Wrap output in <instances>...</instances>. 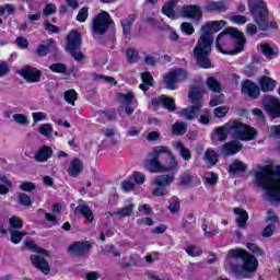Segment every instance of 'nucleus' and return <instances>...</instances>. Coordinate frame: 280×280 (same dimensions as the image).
Instances as JSON below:
<instances>
[{
  "mask_svg": "<svg viewBox=\"0 0 280 280\" xmlns=\"http://www.w3.org/2000/svg\"><path fill=\"white\" fill-rule=\"evenodd\" d=\"M229 110H231L229 106H219L213 109V115L217 119H222V117H226Z\"/></svg>",
  "mask_w": 280,
  "mask_h": 280,
  "instance_id": "de8ad7c7",
  "label": "nucleus"
},
{
  "mask_svg": "<svg viewBox=\"0 0 280 280\" xmlns=\"http://www.w3.org/2000/svg\"><path fill=\"white\" fill-rule=\"evenodd\" d=\"M162 149H164L162 159L164 158L166 161L162 164L163 175H158L153 179L155 188L151 194L155 198H163L170 195L167 187L174 183L176 174H178V170H180V164H178V160H176V155H174L172 150L165 145H162ZM167 172H170V174H165Z\"/></svg>",
  "mask_w": 280,
  "mask_h": 280,
  "instance_id": "f03ea898",
  "label": "nucleus"
},
{
  "mask_svg": "<svg viewBox=\"0 0 280 280\" xmlns=\"http://www.w3.org/2000/svg\"><path fill=\"white\" fill-rule=\"evenodd\" d=\"M248 170V165L241 160H234L232 164L229 165V174H244Z\"/></svg>",
  "mask_w": 280,
  "mask_h": 280,
  "instance_id": "bb28decb",
  "label": "nucleus"
},
{
  "mask_svg": "<svg viewBox=\"0 0 280 280\" xmlns=\"http://www.w3.org/2000/svg\"><path fill=\"white\" fill-rule=\"evenodd\" d=\"M49 70L52 73H62L63 75H71V71H67V65L62 62L51 63Z\"/></svg>",
  "mask_w": 280,
  "mask_h": 280,
  "instance_id": "72a5a7b5",
  "label": "nucleus"
},
{
  "mask_svg": "<svg viewBox=\"0 0 280 280\" xmlns=\"http://www.w3.org/2000/svg\"><path fill=\"white\" fill-rule=\"evenodd\" d=\"M13 120L21 126H27V124H30V120H27V116H25L24 114H14Z\"/></svg>",
  "mask_w": 280,
  "mask_h": 280,
  "instance_id": "bf43d9fd",
  "label": "nucleus"
},
{
  "mask_svg": "<svg viewBox=\"0 0 280 280\" xmlns=\"http://www.w3.org/2000/svg\"><path fill=\"white\" fill-rule=\"evenodd\" d=\"M126 58L129 65H135V62H139V50L135 48H128L126 50Z\"/></svg>",
  "mask_w": 280,
  "mask_h": 280,
  "instance_id": "79ce46f5",
  "label": "nucleus"
},
{
  "mask_svg": "<svg viewBox=\"0 0 280 280\" xmlns=\"http://www.w3.org/2000/svg\"><path fill=\"white\" fill-rule=\"evenodd\" d=\"M15 44L18 45V47L20 49H27V47H30V42L27 40V38H25L23 36L16 37Z\"/></svg>",
  "mask_w": 280,
  "mask_h": 280,
  "instance_id": "e2e57ef3",
  "label": "nucleus"
},
{
  "mask_svg": "<svg viewBox=\"0 0 280 280\" xmlns=\"http://www.w3.org/2000/svg\"><path fill=\"white\" fill-rule=\"evenodd\" d=\"M233 211L235 215H238L235 219L238 229H246V224H248V211L244 210V208L238 207L234 208Z\"/></svg>",
  "mask_w": 280,
  "mask_h": 280,
  "instance_id": "393cba45",
  "label": "nucleus"
},
{
  "mask_svg": "<svg viewBox=\"0 0 280 280\" xmlns=\"http://www.w3.org/2000/svg\"><path fill=\"white\" fill-rule=\"evenodd\" d=\"M82 33L75 28H72L66 35L65 50L70 54V56L77 62H82L86 60V56L82 52Z\"/></svg>",
  "mask_w": 280,
  "mask_h": 280,
  "instance_id": "39448f33",
  "label": "nucleus"
},
{
  "mask_svg": "<svg viewBox=\"0 0 280 280\" xmlns=\"http://www.w3.org/2000/svg\"><path fill=\"white\" fill-rule=\"evenodd\" d=\"M137 13L129 14L126 20L120 21V25L122 27V34L125 36H130V32L132 30V25L135 21H137Z\"/></svg>",
  "mask_w": 280,
  "mask_h": 280,
  "instance_id": "cd10ccee",
  "label": "nucleus"
},
{
  "mask_svg": "<svg viewBox=\"0 0 280 280\" xmlns=\"http://www.w3.org/2000/svg\"><path fill=\"white\" fill-rule=\"evenodd\" d=\"M74 215H83L85 220L89 222H93L95 220V215H93V211L86 205H79L74 208Z\"/></svg>",
  "mask_w": 280,
  "mask_h": 280,
  "instance_id": "a878e982",
  "label": "nucleus"
},
{
  "mask_svg": "<svg viewBox=\"0 0 280 280\" xmlns=\"http://www.w3.org/2000/svg\"><path fill=\"white\" fill-rule=\"evenodd\" d=\"M185 250L189 257H200V255L203 253L202 248L194 245H189Z\"/></svg>",
  "mask_w": 280,
  "mask_h": 280,
  "instance_id": "09e8293b",
  "label": "nucleus"
},
{
  "mask_svg": "<svg viewBox=\"0 0 280 280\" xmlns=\"http://www.w3.org/2000/svg\"><path fill=\"white\" fill-rule=\"evenodd\" d=\"M163 152L164 149H162V145L152 149V159L148 160L144 164L145 170L151 172V174H163V163H161V159H163Z\"/></svg>",
  "mask_w": 280,
  "mask_h": 280,
  "instance_id": "1a4fd4ad",
  "label": "nucleus"
},
{
  "mask_svg": "<svg viewBox=\"0 0 280 280\" xmlns=\"http://www.w3.org/2000/svg\"><path fill=\"white\" fill-rule=\"evenodd\" d=\"M203 10L206 12H226V5L224 4V1H212L208 2Z\"/></svg>",
  "mask_w": 280,
  "mask_h": 280,
  "instance_id": "c85d7f7f",
  "label": "nucleus"
},
{
  "mask_svg": "<svg viewBox=\"0 0 280 280\" xmlns=\"http://www.w3.org/2000/svg\"><path fill=\"white\" fill-rule=\"evenodd\" d=\"M176 5H178V0H171L166 2L162 7V14H164V16H167V19H172L173 21H176V19H180V13H176L174 11V8H176Z\"/></svg>",
  "mask_w": 280,
  "mask_h": 280,
  "instance_id": "aec40b11",
  "label": "nucleus"
},
{
  "mask_svg": "<svg viewBox=\"0 0 280 280\" xmlns=\"http://www.w3.org/2000/svg\"><path fill=\"white\" fill-rule=\"evenodd\" d=\"M225 35L224 36H231L232 38H234L235 40L243 38L244 37V33H242V31L235 28V27H230L226 28L225 31Z\"/></svg>",
  "mask_w": 280,
  "mask_h": 280,
  "instance_id": "49530a36",
  "label": "nucleus"
},
{
  "mask_svg": "<svg viewBox=\"0 0 280 280\" xmlns=\"http://www.w3.org/2000/svg\"><path fill=\"white\" fill-rule=\"evenodd\" d=\"M261 106L270 119H280V100L273 95H265L261 100Z\"/></svg>",
  "mask_w": 280,
  "mask_h": 280,
  "instance_id": "9d476101",
  "label": "nucleus"
},
{
  "mask_svg": "<svg viewBox=\"0 0 280 280\" xmlns=\"http://www.w3.org/2000/svg\"><path fill=\"white\" fill-rule=\"evenodd\" d=\"M56 4L54 3H48L45 5L44 10H43V14L44 16H51V14H56Z\"/></svg>",
  "mask_w": 280,
  "mask_h": 280,
  "instance_id": "69168bd1",
  "label": "nucleus"
},
{
  "mask_svg": "<svg viewBox=\"0 0 280 280\" xmlns=\"http://www.w3.org/2000/svg\"><path fill=\"white\" fill-rule=\"evenodd\" d=\"M248 252L242 248H233L228 252V257L231 259H244Z\"/></svg>",
  "mask_w": 280,
  "mask_h": 280,
  "instance_id": "4c0bfd02",
  "label": "nucleus"
},
{
  "mask_svg": "<svg viewBox=\"0 0 280 280\" xmlns=\"http://www.w3.org/2000/svg\"><path fill=\"white\" fill-rule=\"evenodd\" d=\"M224 25H226V22L221 20L209 21L201 26V35L192 49L196 65L199 66L200 69H213V63L210 58L213 51V35L218 34Z\"/></svg>",
  "mask_w": 280,
  "mask_h": 280,
  "instance_id": "f257e3e1",
  "label": "nucleus"
},
{
  "mask_svg": "<svg viewBox=\"0 0 280 280\" xmlns=\"http://www.w3.org/2000/svg\"><path fill=\"white\" fill-rule=\"evenodd\" d=\"M254 139H257V129L249 125L243 124L241 133L238 136V141H253Z\"/></svg>",
  "mask_w": 280,
  "mask_h": 280,
  "instance_id": "412c9836",
  "label": "nucleus"
},
{
  "mask_svg": "<svg viewBox=\"0 0 280 280\" xmlns=\"http://www.w3.org/2000/svg\"><path fill=\"white\" fill-rule=\"evenodd\" d=\"M132 178H133V182L137 184V185H143V183H145V174L141 173V172H137L135 171L132 173Z\"/></svg>",
  "mask_w": 280,
  "mask_h": 280,
  "instance_id": "680f3d73",
  "label": "nucleus"
},
{
  "mask_svg": "<svg viewBox=\"0 0 280 280\" xmlns=\"http://www.w3.org/2000/svg\"><path fill=\"white\" fill-rule=\"evenodd\" d=\"M82 170H84V164L82 163L81 159L74 158L68 167V174L69 176H72V178H78L80 174H82Z\"/></svg>",
  "mask_w": 280,
  "mask_h": 280,
  "instance_id": "5701e85b",
  "label": "nucleus"
},
{
  "mask_svg": "<svg viewBox=\"0 0 280 280\" xmlns=\"http://www.w3.org/2000/svg\"><path fill=\"white\" fill-rule=\"evenodd\" d=\"M10 231H21L23 229V220L19 215H12L9 219Z\"/></svg>",
  "mask_w": 280,
  "mask_h": 280,
  "instance_id": "f704fd0d",
  "label": "nucleus"
},
{
  "mask_svg": "<svg viewBox=\"0 0 280 280\" xmlns=\"http://www.w3.org/2000/svg\"><path fill=\"white\" fill-rule=\"evenodd\" d=\"M180 30L187 36H191V34L196 32V28H194V25H191V23H188V22H183L180 25Z\"/></svg>",
  "mask_w": 280,
  "mask_h": 280,
  "instance_id": "5fc2aeb1",
  "label": "nucleus"
},
{
  "mask_svg": "<svg viewBox=\"0 0 280 280\" xmlns=\"http://www.w3.org/2000/svg\"><path fill=\"white\" fill-rule=\"evenodd\" d=\"M168 211H171V213H178V211H180V201H171L168 205Z\"/></svg>",
  "mask_w": 280,
  "mask_h": 280,
  "instance_id": "774afa93",
  "label": "nucleus"
},
{
  "mask_svg": "<svg viewBox=\"0 0 280 280\" xmlns=\"http://www.w3.org/2000/svg\"><path fill=\"white\" fill-rule=\"evenodd\" d=\"M203 159L206 163L212 166L218 165V161H220L218 152H215V150H213L212 148L206 150Z\"/></svg>",
  "mask_w": 280,
  "mask_h": 280,
  "instance_id": "2f4dec72",
  "label": "nucleus"
},
{
  "mask_svg": "<svg viewBox=\"0 0 280 280\" xmlns=\"http://www.w3.org/2000/svg\"><path fill=\"white\" fill-rule=\"evenodd\" d=\"M54 154V150L51 147L43 145L38 149L36 152L34 159L37 161V163H45L46 161H49V158Z\"/></svg>",
  "mask_w": 280,
  "mask_h": 280,
  "instance_id": "b1692460",
  "label": "nucleus"
},
{
  "mask_svg": "<svg viewBox=\"0 0 280 280\" xmlns=\"http://www.w3.org/2000/svg\"><path fill=\"white\" fill-rule=\"evenodd\" d=\"M103 253L105 255L112 253L113 257H121V253L117 250V247L115 245H106Z\"/></svg>",
  "mask_w": 280,
  "mask_h": 280,
  "instance_id": "4d7b16f0",
  "label": "nucleus"
},
{
  "mask_svg": "<svg viewBox=\"0 0 280 280\" xmlns=\"http://www.w3.org/2000/svg\"><path fill=\"white\" fill-rule=\"evenodd\" d=\"M192 183L194 176H191V173H189V171L182 173L178 182L179 187H189V185H191Z\"/></svg>",
  "mask_w": 280,
  "mask_h": 280,
  "instance_id": "e433bc0d",
  "label": "nucleus"
},
{
  "mask_svg": "<svg viewBox=\"0 0 280 280\" xmlns=\"http://www.w3.org/2000/svg\"><path fill=\"white\" fill-rule=\"evenodd\" d=\"M86 19H89V7H83L77 14V21L79 23H86Z\"/></svg>",
  "mask_w": 280,
  "mask_h": 280,
  "instance_id": "603ef678",
  "label": "nucleus"
},
{
  "mask_svg": "<svg viewBox=\"0 0 280 280\" xmlns=\"http://www.w3.org/2000/svg\"><path fill=\"white\" fill-rule=\"evenodd\" d=\"M241 93L243 95H247L252 100H259V95H261V90L259 85L252 81L250 79H246L241 83Z\"/></svg>",
  "mask_w": 280,
  "mask_h": 280,
  "instance_id": "2eb2a0df",
  "label": "nucleus"
},
{
  "mask_svg": "<svg viewBox=\"0 0 280 280\" xmlns=\"http://www.w3.org/2000/svg\"><path fill=\"white\" fill-rule=\"evenodd\" d=\"M56 45L54 39H49L47 44H39L36 49V54L39 56V58H45L51 51V48Z\"/></svg>",
  "mask_w": 280,
  "mask_h": 280,
  "instance_id": "7c9ffc66",
  "label": "nucleus"
},
{
  "mask_svg": "<svg viewBox=\"0 0 280 280\" xmlns=\"http://www.w3.org/2000/svg\"><path fill=\"white\" fill-rule=\"evenodd\" d=\"M206 84H207L208 89L210 91H212V93H221L222 92V84L214 77H208L206 80Z\"/></svg>",
  "mask_w": 280,
  "mask_h": 280,
  "instance_id": "473e14b6",
  "label": "nucleus"
},
{
  "mask_svg": "<svg viewBox=\"0 0 280 280\" xmlns=\"http://www.w3.org/2000/svg\"><path fill=\"white\" fill-rule=\"evenodd\" d=\"M187 80V70L183 68H177L172 71H168L164 77V83L168 91H176L177 82H185Z\"/></svg>",
  "mask_w": 280,
  "mask_h": 280,
  "instance_id": "f8f14e48",
  "label": "nucleus"
},
{
  "mask_svg": "<svg viewBox=\"0 0 280 280\" xmlns=\"http://www.w3.org/2000/svg\"><path fill=\"white\" fill-rule=\"evenodd\" d=\"M179 16H182V19L200 20V18L202 16V8H200V5L198 4L184 5L179 11Z\"/></svg>",
  "mask_w": 280,
  "mask_h": 280,
  "instance_id": "dca6fc26",
  "label": "nucleus"
},
{
  "mask_svg": "<svg viewBox=\"0 0 280 280\" xmlns=\"http://www.w3.org/2000/svg\"><path fill=\"white\" fill-rule=\"evenodd\" d=\"M18 73L30 84H37V82H40V79L43 78V71L32 67L31 65L23 66Z\"/></svg>",
  "mask_w": 280,
  "mask_h": 280,
  "instance_id": "ddd939ff",
  "label": "nucleus"
},
{
  "mask_svg": "<svg viewBox=\"0 0 280 280\" xmlns=\"http://www.w3.org/2000/svg\"><path fill=\"white\" fill-rule=\"evenodd\" d=\"M175 148L179 150V154L184 161L191 160V151L189 150V148H186L185 144H183V142L180 141L176 142Z\"/></svg>",
  "mask_w": 280,
  "mask_h": 280,
  "instance_id": "c9c22d12",
  "label": "nucleus"
},
{
  "mask_svg": "<svg viewBox=\"0 0 280 280\" xmlns=\"http://www.w3.org/2000/svg\"><path fill=\"white\" fill-rule=\"evenodd\" d=\"M31 262L34 268L43 272V275H49V272H51V267L49 266V262L43 256L32 255Z\"/></svg>",
  "mask_w": 280,
  "mask_h": 280,
  "instance_id": "a211bd4d",
  "label": "nucleus"
},
{
  "mask_svg": "<svg viewBox=\"0 0 280 280\" xmlns=\"http://www.w3.org/2000/svg\"><path fill=\"white\" fill-rule=\"evenodd\" d=\"M141 80H142V83L154 86V78L152 77V73L142 72Z\"/></svg>",
  "mask_w": 280,
  "mask_h": 280,
  "instance_id": "0e129e2a",
  "label": "nucleus"
},
{
  "mask_svg": "<svg viewBox=\"0 0 280 280\" xmlns=\"http://www.w3.org/2000/svg\"><path fill=\"white\" fill-rule=\"evenodd\" d=\"M202 91H200V88L197 85H192L188 91V100L190 102V106L187 108H184V117L191 121L196 119V113H199V110L202 109Z\"/></svg>",
  "mask_w": 280,
  "mask_h": 280,
  "instance_id": "0eeeda50",
  "label": "nucleus"
},
{
  "mask_svg": "<svg viewBox=\"0 0 280 280\" xmlns=\"http://www.w3.org/2000/svg\"><path fill=\"white\" fill-rule=\"evenodd\" d=\"M248 10L252 14L254 23L258 26L260 32H270V30H279L277 21H269L270 10L268 3L264 0H248Z\"/></svg>",
  "mask_w": 280,
  "mask_h": 280,
  "instance_id": "20e7f679",
  "label": "nucleus"
},
{
  "mask_svg": "<svg viewBox=\"0 0 280 280\" xmlns=\"http://www.w3.org/2000/svg\"><path fill=\"white\" fill-rule=\"evenodd\" d=\"M246 248L250 250V253H253L254 255H257L258 257H264V249H261V247H259L257 244L247 243Z\"/></svg>",
  "mask_w": 280,
  "mask_h": 280,
  "instance_id": "8fccbe9b",
  "label": "nucleus"
},
{
  "mask_svg": "<svg viewBox=\"0 0 280 280\" xmlns=\"http://www.w3.org/2000/svg\"><path fill=\"white\" fill-rule=\"evenodd\" d=\"M44 28L48 34H60V27L56 26L55 24H51V22L46 21L44 23Z\"/></svg>",
  "mask_w": 280,
  "mask_h": 280,
  "instance_id": "6e6d98bb",
  "label": "nucleus"
},
{
  "mask_svg": "<svg viewBox=\"0 0 280 280\" xmlns=\"http://www.w3.org/2000/svg\"><path fill=\"white\" fill-rule=\"evenodd\" d=\"M277 86V81L268 75H262L259 79V89L262 93H271Z\"/></svg>",
  "mask_w": 280,
  "mask_h": 280,
  "instance_id": "4be33fe9",
  "label": "nucleus"
},
{
  "mask_svg": "<svg viewBox=\"0 0 280 280\" xmlns=\"http://www.w3.org/2000/svg\"><path fill=\"white\" fill-rule=\"evenodd\" d=\"M93 248V244L89 241H77L71 243L68 246V253L72 257H86L91 249Z\"/></svg>",
  "mask_w": 280,
  "mask_h": 280,
  "instance_id": "4468645a",
  "label": "nucleus"
},
{
  "mask_svg": "<svg viewBox=\"0 0 280 280\" xmlns=\"http://www.w3.org/2000/svg\"><path fill=\"white\" fill-rule=\"evenodd\" d=\"M224 36H226V32H221L215 39V47L220 51V54H223L224 56H235L244 51V45H246L245 36L240 37L235 40L233 50H225L222 48V39L224 38Z\"/></svg>",
  "mask_w": 280,
  "mask_h": 280,
  "instance_id": "9b49d317",
  "label": "nucleus"
},
{
  "mask_svg": "<svg viewBox=\"0 0 280 280\" xmlns=\"http://www.w3.org/2000/svg\"><path fill=\"white\" fill-rule=\"evenodd\" d=\"M224 103V94L214 95L211 97L209 105L214 108V106H220V104Z\"/></svg>",
  "mask_w": 280,
  "mask_h": 280,
  "instance_id": "13d9d810",
  "label": "nucleus"
},
{
  "mask_svg": "<svg viewBox=\"0 0 280 280\" xmlns=\"http://www.w3.org/2000/svg\"><path fill=\"white\" fill-rule=\"evenodd\" d=\"M63 97L67 104H71V106H75V102L78 101V92H75V90L73 89L67 90L63 93Z\"/></svg>",
  "mask_w": 280,
  "mask_h": 280,
  "instance_id": "ea45409f",
  "label": "nucleus"
},
{
  "mask_svg": "<svg viewBox=\"0 0 280 280\" xmlns=\"http://www.w3.org/2000/svg\"><path fill=\"white\" fill-rule=\"evenodd\" d=\"M117 215H120V218H130L132 213H135V205L129 203L122 208H120L117 212Z\"/></svg>",
  "mask_w": 280,
  "mask_h": 280,
  "instance_id": "37998d69",
  "label": "nucleus"
},
{
  "mask_svg": "<svg viewBox=\"0 0 280 280\" xmlns=\"http://www.w3.org/2000/svg\"><path fill=\"white\" fill-rule=\"evenodd\" d=\"M162 106L163 108H166V110H170V113H174V110H176V101L163 94Z\"/></svg>",
  "mask_w": 280,
  "mask_h": 280,
  "instance_id": "a19ab883",
  "label": "nucleus"
},
{
  "mask_svg": "<svg viewBox=\"0 0 280 280\" xmlns=\"http://www.w3.org/2000/svg\"><path fill=\"white\" fill-rule=\"evenodd\" d=\"M214 132H215L219 141H226V139H229V137H230L229 129H226V125L225 124L222 125V126H219L214 130Z\"/></svg>",
  "mask_w": 280,
  "mask_h": 280,
  "instance_id": "c03bdc74",
  "label": "nucleus"
},
{
  "mask_svg": "<svg viewBox=\"0 0 280 280\" xmlns=\"http://www.w3.org/2000/svg\"><path fill=\"white\" fill-rule=\"evenodd\" d=\"M242 265H231V270L235 275L236 279H250L253 272H257L259 268V261L255 255L247 252Z\"/></svg>",
  "mask_w": 280,
  "mask_h": 280,
  "instance_id": "423d86ee",
  "label": "nucleus"
},
{
  "mask_svg": "<svg viewBox=\"0 0 280 280\" xmlns=\"http://www.w3.org/2000/svg\"><path fill=\"white\" fill-rule=\"evenodd\" d=\"M115 25V21L107 11H101L92 20L93 36H104L110 26Z\"/></svg>",
  "mask_w": 280,
  "mask_h": 280,
  "instance_id": "6e6552de",
  "label": "nucleus"
},
{
  "mask_svg": "<svg viewBox=\"0 0 280 280\" xmlns=\"http://www.w3.org/2000/svg\"><path fill=\"white\" fill-rule=\"evenodd\" d=\"M19 203L22 205V207H32V197H30L27 194L22 192L18 196Z\"/></svg>",
  "mask_w": 280,
  "mask_h": 280,
  "instance_id": "3c124183",
  "label": "nucleus"
},
{
  "mask_svg": "<svg viewBox=\"0 0 280 280\" xmlns=\"http://www.w3.org/2000/svg\"><path fill=\"white\" fill-rule=\"evenodd\" d=\"M51 132H54V127L49 124H44L39 127V135H43V137H51Z\"/></svg>",
  "mask_w": 280,
  "mask_h": 280,
  "instance_id": "864d4df0",
  "label": "nucleus"
},
{
  "mask_svg": "<svg viewBox=\"0 0 280 280\" xmlns=\"http://www.w3.org/2000/svg\"><path fill=\"white\" fill-rule=\"evenodd\" d=\"M118 96L120 97V100H122L125 102V104L130 105L132 102H135V93L133 92H129L127 94L124 93H118Z\"/></svg>",
  "mask_w": 280,
  "mask_h": 280,
  "instance_id": "052dcab7",
  "label": "nucleus"
},
{
  "mask_svg": "<svg viewBox=\"0 0 280 280\" xmlns=\"http://www.w3.org/2000/svg\"><path fill=\"white\" fill-rule=\"evenodd\" d=\"M256 184L266 190L269 202H280V165L272 168L270 165L255 172Z\"/></svg>",
  "mask_w": 280,
  "mask_h": 280,
  "instance_id": "7ed1b4c3",
  "label": "nucleus"
},
{
  "mask_svg": "<svg viewBox=\"0 0 280 280\" xmlns=\"http://www.w3.org/2000/svg\"><path fill=\"white\" fill-rule=\"evenodd\" d=\"M242 148H244L243 144H241L237 139H233L230 142H226L221 148V154L223 156H233L237 154L238 152H242Z\"/></svg>",
  "mask_w": 280,
  "mask_h": 280,
  "instance_id": "f3484780",
  "label": "nucleus"
},
{
  "mask_svg": "<svg viewBox=\"0 0 280 280\" xmlns=\"http://www.w3.org/2000/svg\"><path fill=\"white\" fill-rule=\"evenodd\" d=\"M20 189L22 191H34V189H36V184H34V182H23L20 185Z\"/></svg>",
  "mask_w": 280,
  "mask_h": 280,
  "instance_id": "338daca9",
  "label": "nucleus"
},
{
  "mask_svg": "<svg viewBox=\"0 0 280 280\" xmlns=\"http://www.w3.org/2000/svg\"><path fill=\"white\" fill-rule=\"evenodd\" d=\"M260 51L262 56L268 58V60H272V58L279 56V49L272 48L270 44H260Z\"/></svg>",
  "mask_w": 280,
  "mask_h": 280,
  "instance_id": "c756f323",
  "label": "nucleus"
},
{
  "mask_svg": "<svg viewBox=\"0 0 280 280\" xmlns=\"http://www.w3.org/2000/svg\"><path fill=\"white\" fill-rule=\"evenodd\" d=\"M244 126V122L237 120V119H230L228 122H225V128L231 137V139H240V135L242 132V128Z\"/></svg>",
  "mask_w": 280,
  "mask_h": 280,
  "instance_id": "6ab92c4d",
  "label": "nucleus"
},
{
  "mask_svg": "<svg viewBox=\"0 0 280 280\" xmlns=\"http://www.w3.org/2000/svg\"><path fill=\"white\" fill-rule=\"evenodd\" d=\"M173 135H176L177 137H182V135H185L187 132V124L185 122H175L172 127Z\"/></svg>",
  "mask_w": 280,
  "mask_h": 280,
  "instance_id": "a18cd8bd",
  "label": "nucleus"
},
{
  "mask_svg": "<svg viewBox=\"0 0 280 280\" xmlns=\"http://www.w3.org/2000/svg\"><path fill=\"white\" fill-rule=\"evenodd\" d=\"M10 235H11V243L12 244H21L23 237L27 235V232L25 231H19V230H10Z\"/></svg>",
  "mask_w": 280,
  "mask_h": 280,
  "instance_id": "58836bf2",
  "label": "nucleus"
}]
</instances>
